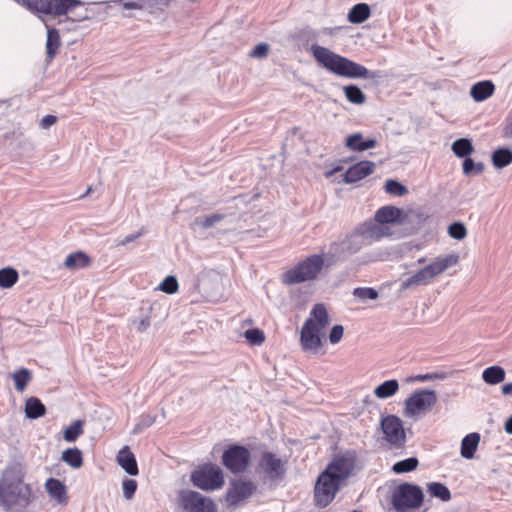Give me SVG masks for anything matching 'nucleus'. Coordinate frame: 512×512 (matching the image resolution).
<instances>
[{
	"instance_id": "nucleus-12",
	"label": "nucleus",
	"mask_w": 512,
	"mask_h": 512,
	"mask_svg": "<svg viewBox=\"0 0 512 512\" xmlns=\"http://www.w3.org/2000/svg\"><path fill=\"white\" fill-rule=\"evenodd\" d=\"M436 403L437 394L434 390H417L405 400L404 415L406 417H414L421 413H425Z\"/></svg>"
},
{
	"instance_id": "nucleus-56",
	"label": "nucleus",
	"mask_w": 512,
	"mask_h": 512,
	"mask_svg": "<svg viewBox=\"0 0 512 512\" xmlns=\"http://www.w3.org/2000/svg\"><path fill=\"white\" fill-rule=\"evenodd\" d=\"M501 391L504 395L512 396V383H506L502 386Z\"/></svg>"
},
{
	"instance_id": "nucleus-37",
	"label": "nucleus",
	"mask_w": 512,
	"mask_h": 512,
	"mask_svg": "<svg viewBox=\"0 0 512 512\" xmlns=\"http://www.w3.org/2000/svg\"><path fill=\"white\" fill-rule=\"evenodd\" d=\"M419 461L416 457H410L401 461L396 462L392 471L396 474L408 473L417 468Z\"/></svg>"
},
{
	"instance_id": "nucleus-39",
	"label": "nucleus",
	"mask_w": 512,
	"mask_h": 512,
	"mask_svg": "<svg viewBox=\"0 0 512 512\" xmlns=\"http://www.w3.org/2000/svg\"><path fill=\"white\" fill-rule=\"evenodd\" d=\"M462 167L465 176L479 175L484 170V164L482 162L475 163L473 159L468 157L464 159Z\"/></svg>"
},
{
	"instance_id": "nucleus-16",
	"label": "nucleus",
	"mask_w": 512,
	"mask_h": 512,
	"mask_svg": "<svg viewBox=\"0 0 512 512\" xmlns=\"http://www.w3.org/2000/svg\"><path fill=\"white\" fill-rule=\"evenodd\" d=\"M381 430L388 443L400 447L406 441L402 420L395 415H388L381 420Z\"/></svg>"
},
{
	"instance_id": "nucleus-45",
	"label": "nucleus",
	"mask_w": 512,
	"mask_h": 512,
	"mask_svg": "<svg viewBox=\"0 0 512 512\" xmlns=\"http://www.w3.org/2000/svg\"><path fill=\"white\" fill-rule=\"evenodd\" d=\"M450 376V373L448 372H434V373H426V374H419L415 376L414 380L416 381H430V380H444Z\"/></svg>"
},
{
	"instance_id": "nucleus-13",
	"label": "nucleus",
	"mask_w": 512,
	"mask_h": 512,
	"mask_svg": "<svg viewBox=\"0 0 512 512\" xmlns=\"http://www.w3.org/2000/svg\"><path fill=\"white\" fill-rule=\"evenodd\" d=\"M29 10L47 15L60 16L78 6V0H22Z\"/></svg>"
},
{
	"instance_id": "nucleus-5",
	"label": "nucleus",
	"mask_w": 512,
	"mask_h": 512,
	"mask_svg": "<svg viewBox=\"0 0 512 512\" xmlns=\"http://www.w3.org/2000/svg\"><path fill=\"white\" fill-rule=\"evenodd\" d=\"M328 325L329 316L326 307L321 303L316 304L301 329L300 341L303 349L316 352L322 345L323 330Z\"/></svg>"
},
{
	"instance_id": "nucleus-8",
	"label": "nucleus",
	"mask_w": 512,
	"mask_h": 512,
	"mask_svg": "<svg viewBox=\"0 0 512 512\" xmlns=\"http://www.w3.org/2000/svg\"><path fill=\"white\" fill-rule=\"evenodd\" d=\"M422 489L413 484L399 485L392 495V505L398 512H406L409 509L418 508L423 502Z\"/></svg>"
},
{
	"instance_id": "nucleus-31",
	"label": "nucleus",
	"mask_w": 512,
	"mask_h": 512,
	"mask_svg": "<svg viewBox=\"0 0 512 512\" xmlns=\"http://www.w3.org/2000/svg\"><path fill=\"white\" fill-rule=\"evenodd\" d=\"M451 150L459 158H466L474 151L472 142L468 138H460L452 143Z\"/></svg>"
},
{
	"instance_id": "nucleus-10",
	"label": "nucleus",
	"mask_w": 512,
	"mask_h": 512,
	"mask_svg": "<svg viewBox=\"0 0 512 512\" xmlns=\"http://www.w3.org/2000/svg\"><path fill=\"white\" fill-rule=\"evenodd\" d=\"M256 472L265 481H279L286 473V462L275 453L264 451L259 458Z\"/></svg>"
},
{
	"instance_id": "nucleus-24",
	"label": "nucleus",
	"mask_w": 512,
	"mask_h": 512,
	"mask_svg": "<svg viewBox=\"0 0 512 512\" xmlns=\"http://www.w3.org/2000/svg\"><path fill=\"white\" fill-rule=\"evenodd\" d=\"M24 412L27 418L38 419L46 414V407L37 397H30L25 402Z\"/></svg>"
},
{
	"instance_id": "nucleus-51",
	"label": "nucleus",
	"mask_w": 512,
	"mask_h": 512,
	"mask_svg": "<svg viewBox=\"0 0 512 512\" xmlns=\"http://www.w3.org/2000/svg\"><path fill=\"white\" fill-rule=\"evenodd\" d=\"M57 122V117L54 115H46L40 121V127L42 129H49Z\"/></svg>"
},
{
	"instance_id": "nucleus-2",
	"label": "nucleus",
	"mask_w": 512,
	"mask_h": 512,
	"mask_svg": "<svg viewBox=\"0 0 512 512\" xmlns=\"http://www.w3.org/2000/svg\"><path fill=\"white\" fill-rule=\"evenodd\" d=\"M310 52L319 65L335 75L351 79H374L377 77L375 72H371L366 67L336 54L327 47L313 44L310 47Z\"/></svg>"
},
{
	"instance_id": "nucleus-22",
	"label": "nucleus",
	"mask_w": 512,
	"mask_h": 512,
	"mask_svg": "<svg viewBox=\"0 0 512 512\" xmlns=\"http://www.w3.org/2000/svg\"><path fill=\"white\" fill-rule=\"evenodd\" d=\"M480 442V434L473 432L467 434L461 441L460 454L465 459H472Z\"/></svg>"
},
{
	"instance_id": "nucleus-60",
	"label": "nucleus",
	"mask_w": 512,
	"mask_h": 512,
	"mask_svg": "<svg viewBox=\"0 0 512 512\" xmlns=\"http://www.w3.org/2000/svg\"><path fill=\"white\" fill-rule=\"evenodd\" d=\"M312 38H313L314 40L316 39V33H315V32H313V33H312Z\"/></svg>"
},
{
	"instance_id": "nucleus-47",
	"label": "nucleus",
	"mask_w": 512,
	"mask_h": 512,
	"mask_svg": "<svg viewBox=\"0 0 512 512\" xmlns=\"http://www.w3.org/2000/svg\"><path fill=\"white\" fill-rule=\"evenodd\" d=\"M448 234L450 237L461 240L466 237V226H448Z\"/></svg>"
},
{
	"instance_id": "nucleus-50",
	"label": "nucleus",
	"mask_w": 512,
	"mask_h": 512,
	"mask_svg": "<svg viewBox=\"0 0 512 512\" xmlns=\"http://www.w3.org/2000/svg\"><path fill=\"white\" fill-rule=\"evenodd\" d=\"M153 419L150 417L142 419L139 423H137L133 428V433L138 434L142 432L143 429L149 427L153 423Z\"/></svg>"
},
{
	"instance_id": "nucleus-35",
	"label": "nucleus",
	"mask_w": 512,
	"mask_h": 512,
	"mask_svg": "<svg viewBox=\"0 0 512 512\" xmlns=\"http://www.w3.org/2000/svg\"><path fill=\"white\" fill-rule=\"evenodd\" d=\"M84 421L75 420L64 431L63 438L67 442H75L77 438L83 433Z\"/></svg>"
},
{
	"instance_id": "nucleus-48",
	"label": "nucleus",
	"mask_w": 512,
	"mask_h": 512,
	"mask_svg": "<svg viewBox=\"0 0 512 512\" xmlns=\"http://www.w3.org/2000/svg\"><path fill=\"white\" fill-rule=\"evenodd\" d=\"M344 328L342 325H335L329 333V341L331 344H337L343 337Z\"/></svg>"
},
{
	"instance_id": "nucleus-3",
	"label": "nucleus",
	"mask_w": 512,
	"mask_h": 512,
	"mask_svg": "<svg viewBox=\"0 0 512 512\" xmlns=\"http://www.w3.org/2000/svg\"><path fill=\"white\" fill-rule=\"evenodd\" d=\"M352 470V464L345 458H337L320 474L315 484V501L317 505L326 507L335 497L342 482Z\"/></svg>"
},
{
	"instance_id": "nucleus-41",
	"label": "nucleus",
	"mask_w": 512,
	"mask_h": 512,
	"mask_svg": "<svg viewBox=\"0 0 512 512\" xmlns=\"http://www.w3.org/2000/svg\"><path fill=\"white\" fill-rule=\"evenodd\" d=\"M178 288V281L176 277L172 275L167 276L158 287L160 291L165 292L167 294L176 293Z\"/></svg>"
},
{
	"instance_id": "nucleus-15",
	"label": "nucleus",
	"mask_w": 512,
	"mask_h": 512,
	"mask_svg": "<svg viewBox=\"0 0 512 512\" xmlns=\"http://www.w3.org/2000/svg\"><path fill=\"white\" fill-rule=\"evenodd\" d=\"M179 504L185 512H215L214 503L209 498L192 490L180 492Z\"/></svg>"
},
{
	"instance_id": "nucleus-26",
	"label": "nucleus",
	"mask_w": 512,
	"mask_h": 512,
	"mask_svg": "<svg viewBox=\"0 0 512 512\" xmlns=\"http://www.w3.org/2000/svg\"><path fill=\"white\" fill-rule=\"evenodd\" d=\"M399 390V383L396 379L384 381L374 389V394L379 399L390 398Z\"/></svg>"
},
{
	"instance_id": "nucleus-33",
	"label": "nucleus",
	"mask_w": 512,
	"mask_h": 512,
	"mask_svg": "<svg viewBox=\"0 0 512 512\" xmlns=\"http://www.w3.org/2000/svg\"><path fill=\"white\" fill-rule=\"evenodd\" d=\"M19 279L16 269L7 267L0 270V287L9 289L13 287Z\"/></svg>"
},
{
	"instance_id": "nucleus-6",
	"label": "nucleus",
	"mask_w": 512,
	"mask_h": 512,
	"mask_svg": "<svg viewBox=\"0 0 512 512\" xmlns=\"http://www.w3.org/2000/svg\"><path fill=\"white\" fill-rule=\"evenodd\" d=\"M333 255L313 254L299 262L284 274V282L289 285L298 284L318 278L323 268L333 265Z\"/></svg>"
},
{
	"instance_id": "nucleus-44",
	"label": "nucleus",
	"mask_w": 512,
	"mask_h": 512,
	"mask_svg": "<svg viewBox=\"0 0 512 512\" xmlns=\"http://www.w3.org/2000/svg\"><path fill=\"white\" fill-rule=\"evenodd\" d=\"M353 294L362 300H375L378 297V292L374 288H356Z\"/></svg>"
},
{
	"instance_id": "nucleus-58",
	"label": "nucleus",
	"mask_w": 512,
	"mask_h": 512,
	"mask_svg": "<svg viewBox=\"0 0 512 512\" xmlns=\"http://www.w3.org/2000/svg\"><path fill=\"white\" fill-rule=\"evenodd\" d=\"M92 191H93L92 186H89L87 188L86 192L80 196V198H84V197L88 196Z\"/></svg>"
},
{
	"instance_id": "nucleus-57",
	"label": "nucleus",
	"mask_w": 512,
	"mask_h": 512,
	"mask_svg": "<svg viewBox=\"0 0 512 512\" xmlns=\"http://www.w3.org/2000/svg\"><path fill=\"white\" fill-rule=\"evenodd\" d=\"M504 428H505V431L506 433L512 435V416H510L506 422H505V425H504Z\"/></svg>"
},
{
	"instance_id": "nucleus-38",
	"label": "nucleus",
	"mask_w": 512,
	"mask_h": 512,
	"mask_svg": "<svg viewBox=\"0 0 512 512\" xmlns=\"http://www.w3.org/2000/svg\"><path fill=\"white\" fill-rule=\"evenodd\" d=\"M12 378L14 380L16 390L22 392L29 383L31 374L29 370L21 368L13 373Z\"/></svg>"
},
{
	"instance_id": "nucleus-46",
	"label": "nucleus",
	"mask_w": 512,
	"mask_h": 512,
	"mask_svg": "<svg viewBox=\"0 0 512 512\" xmlns=\"http://www.w3.org/2000/svg\"><path fill=\"white\" fill-rule=\"evenodd\" d=\"M269 45L266 44V43H260L258 45H256L253 50H251V52L249 53L250 57L252 58H258V59H262V58H265L267 57L268 53H269Z\"/></svg>"
},
{
	"instance_id": "nucleus-29",
	"label": "nucleus",
	"mask_w": 512,
	"mask_h": 512,
	"mask_svg": "<svg viewBox=\"0 0 512 512\" xmlns=\"http://www.w3.org/2000/svg\"><path fill=\"white\" fill-rule=\"evenodd\" d=\"M90 263L89 257L83 252H75L69 254L64 262V266L68 269H80L88 266Z\"/></svg>"
},
{
	"instance_id": "nucleus-36",
	"label": "nucleus",
	"mask_w": 512,
	"mask_h": 512,
	"mask_svg": "<svg viewBox=\"0 0 512 512\" xmlns=\"http://www.w3.org/2000/svg\"><path fill=\"white\" fill-rule=\"evenodd\" d=\"M343 90L347 100L353 104H363L366 100L365 94L356 85H347Z\"/></svg>"
},
{
	"instance_id": "nucleus-52",
	"label": "nucleus",
	"mask_w": 512,
	"mask_h": 512,
	"mask_svg": "<svg viewBox=\"0 0 512 512\" xmlns=\"http://www.w3.org/2000/svg\"><path fill=\"white\" fill-rule=\"evenodd\" d=\"M223 220H225L224 214L214 213V214H211L210 216L206 217L203 224H214L216 222H220Z\"/></svg>"
},
{
	"instance_id": "nucleus-27",
	"label": "nucleus",
	"mask_w": 512,
	"mask_h": 512,
	"mask_svg": "<svg viewBox=\"0 0 512 512\" xmlns=\"http://www.w3.org/2000/svg\"><path fill=\"white\" fill-rule=\"evenodd\" d=\"M505 370L500 366H490L482 373L483 380L489 385H496L505 380Z\"/></svg>"
},
{
	"instance_id": "nucleus-59",
	"label": "nucleus",
	"mask_w": 512,
	"mask_h": 512,
	"mask_svg": "<svg viewBox=\"0 0 512 512\" xmlns=\"http://www.w3.org/2000/svg\"><path fill=\"white\" fill-rule=\"evenodd\" d=\"M423 262H424V259H423V258H421V259H419V260H418V263H420V264H422Z\"/></svg>"
},
{
	"instance_id": "nucleus-18",
	"label": "nucleus",
	"mask_w": 512,
	"mask_h": 512,
	"mask_svg": "<svg viewBox=\"0 0 512 512\" xmlns=\"http://www.w3.org/2000/svg\"><path fill=\"white\" fill-rule=\"evenodd\" d=\"M375 170V163L372 161H360L351 166L343 176V182L355 183L358 182L368 175L372 174Z\"/></svg>"
},
{
	"instance_id": "nucleus-43",
	"label": "nucleus",
	"mask_w": 512,
	"mask_h": 512,
	"mask_svg": "<svg viewBox=\"0 0 512 512\" xmlns=\"http://www.w3.org/2000/svg\"><path fill=\"white\" fill-rule=\"evenodd\" d=\"M122 489L124 497L127 500H130L133 498L136 490H137V482L133 479L125 478L122 482Z\"/></svg>"
},
{
	"instance_id": "nucleus-21",
	"label": "nucleus",
	"mask_w": 512,
	"mask_h": 512,
	"mask_svg": "<svg viewBox=\"0 0 512 512\" xmlns=\"http://www.w3.org/2000/svg\"><path fill=\"white\" fill-rule=\"evenodd\" d=\"M49 495L59 504L67 503V491L65 485L58 479L49 478L45 483Z\"/></svg>"
},
{
	"instance_id": "nucleus-28",
	"label": "nucleus",
	"mask_w": 512,
	"mask_h": 512,
	"mask_svg": "<svg viewBox=\"0 0 512 512\" xmlns=\"http://www.w3.org/2000/svg\"><path fill=\"white\" fill-rule=\"evenodd\" d=\"M61 459L70 467L78 469L83 465V454L77 447L68 448L62 452Z\"/></svg>"
},
{
	"instance_id": "nucleus-7",
	"label": "nucleus",
	"mask_w": 512,
	"mask_h": 512,
	"mask_svg": "<svg viewBox=\"0 0 512 512\" xmlns=\"http://www.w3.org/2000/svg\"><path fill=\"white\" fill-rule=\"evenodd\" d=\"M458 262L459 255L457 253L438 256L430 264L403 280L401 282L400 289L403 291L413 289L421 285H427L448 268L457 265Z\"/></svg>"
},
{
	"instance_id": "nucleus-19",
	"label": "nucleus",
	"mask_w": 512,
	"mask_h": 512,
	"mask_svg": "<svg viewBox=\"0 0 512 512\" xmlns=\"http://www.w3.org/2000/svg\"><path fill=\"white\" fill-rule=\"evenodd\" d=\"M117 463L129 475L136 476L139 472L134 454L128 446L123 447L117 455Z\"/></svg>"
},
{
	"instance_id": "nucleus-4",
	"label": "nucleus",
	"mask_w": 512,
	"mask_h": 512,
	"mask_svg": "<svg viewBox=\"0 0 512 512\" xmlns=\"http://www.w3.org/2000/svg\"><path fill=\"white\" fill-rule=\"evenodd\" d=\"M392 226H359L354 233L342 239L339 243H333L335 253L339 257L357 252L367 242L392 236Z\"/></svg>"
},
{
	"instance_id": "nucleus-49",
	"label": "nucleus",
	"mask_w": 512,
	"mask_h": 512,
	"mask_svg": "<svg viewBox=\"0 0 512 512\" xmlns=\"http://www.w3.org/2000/svg\"><path fill=\"white\" fill-rule=\"evenodd\" d=\"M142 234H143V230H142V229H140V230H138V231H136V232H133V233H131V234H129V235H127V236H125L123 239H119V240L117 241V245H118V246H120V245H121V246L127 245V244H129V243H131V242L135 241V240H136L137 238H139Z\"/></svg>"
},
{
	"instance_id": "nucleus-9",
	"label": "nucleus",
	"mask_w": 512,
	"mask_h": 512,
	"mask_svg": "<svg viewBox=\"0 0 512 512\" xmlns=\"http://www.w3.org/2000/svg\"><path fill=\"white\" fill-rule=\"evenodd\" d=\"M374 219L377 224H413L424 222L427 217L418 210L404 211L394 206H384L377 210Z\"/></svg>"
},
{
	"instance_id": "nucleus-34",
	"label": "nucleus",
	"mask_w": 512,
	"mask_h": 512,
	"mask_svg": "<svg viewBox=\"0 0 512 512\" xmlns=\"http://www.w3.org/2000/svg\"><path fill=\"white\" fill-rule=\"evenodd\" d=\"M493 165L504 168L512 162V151L506 148L497 149L492 155Z\"/></svg>"
},
{
	"instance_id": "nucleus-40",
	"label": "nucleus",
	"mask_w": 512,
	"mask_h": 512,
	"mask_svg": "<svg viewBox=\"0 0 512 512\" xmlns=\"http://www.w3.org/2000/svg\"><path fill=\"white\" fill-rule=\"evenodd\" d=\"M385 191L391 195L404 196L405 194H407L408 189L400 182L393 179H389L385 183Z\"/></svg>"
},
{
	"instance_id": "nucleus-17",
	"label": "nucleus",
	"mask_w": 512,
	"mask_h": 512,
	"mask_svg": "<svg viewBox=\"0 0 512 512\" xmlns=\"http://www.w3.org/2000/svg\"><path fill=\"white\" fill-rule=\"evenodd\" d=\"M254 490L255 486L250 481H233L227 491V501L230 505H237L250 497Z\"/></svg>"
},
{
	"instance_id": "nucleus-30",
	"label": "nucleus",
	"mask_w": 512,
	"mask_h": 512,
	"mask_svg": "<svg viewBox=\"0 0 512 512\" xmlns=\"http://www.w3.org/2000/svg\"><path fill=\"white\" fill-rule=\"evenodd\" d=\"M370 16V8L365 3H359L354 5L349 14L348 20L351 23L359 24L367 20Z\"/></svg>"
},
{
	"instance_id": "nucleus-14",
	"label": "nucleus",
	"mask_w": 512,
	"mask_h": 512,
	"mask_svg": "<svg viewBox=\"0 0 512 512\" xmlns=\"http://www.w3.org/2000/svg\"><path fill=\"white\" fill-rule=\"evenodd\" d=\"M251 460L250 451L240 445H232L222 455L224 466L232 473L244 472Z\"/></svg>"
},
{
	"instance_id": "nucleus-25",
	"label": "nucleus",
	"mask_w": 512,
	"mask_h": 512,
	"mask_svg": "<svg viewBox=\"0 0 512 512\" xmlns=\"http://www.w3.org/2000/svg\"><path fill=\"white\" fill-rule=\"evenodd\" d=\"M493 92L494 85L491 81H481L472 86L470 95L475 101L481 102L489 98Z\"/></svg>"
},
{
	"instance_id": "nucleus-54",
	"label": "nucleus",
	"mask_w": 512,
	"mask_h": 512,
	"mask_svg": "<svg viewBox=\"0 0 512 512\" xmlns=\"http://www.w3.org/2000/svg\"><path fill=\"white\" fill-rule=\"evenodd\" d=\"M123 8L127 9V10H129V9H139L140 10L143 8V6L141 4H139L138 2L132 1V2H124Z\"/></svg>"
},
{
	"instance_id": "nucleus-20",
	"label": "nucleus",
	"mask_w": 512,
	"mask_h": 512,
	"mask_svg": "<svg viewBox=\"0 0 512 512\" xmlns=\"http://www.w3.org/2000/svg\"><path fill=\"white\" fill-rule=\"evenodd\" d=\"M376 144L377 141L374 138L364 140L361 133L349 135L345 141L346 147L353 151H365L374 148Z\"/></svg>"
},
{
	"instance_id": "nucleus-55",
	"label": "nucleus",
	"mask_w": 512,
	"mask_h": 512,
	"mask_svg": "<svg viewBox=\"0 0 512 512\" xmlns=\"http://www.w3.org/2000/svg\"><path fill=\"white\" fill-rule=\"evenodd\" d=\"M248 233L255 234L257 237H263L266 234V229L259 226L257 229H251Z\"/></svg>"
},
{
	"instance_id": "nucleus-42",
	"label": "nucleus",
	"mask_w": 512,
	"mask_h": 512,
	"mask_svg": "<svg viewBox=\"0 0 512 512\" xmlns=\"http://www.w3.org/2000/svg\"><path fill=\"white\" fill-rule=\"evenodd\" d=\"M244 336L251 345H261L265 341L264 332L258 328L245 331Z\"/></svg>"
},
{
	"instance_id": "nucleus-11",
	"label": "nucleus",
	"mask_w": 512,
	"mask_h": 512,
	"mask_svg": "<svg viewBox=\"0 0 512 512\" xmlns=\"http://www.w3.org/2000/svg\"><path fill=\"white\" fill-rule=\"evenodd\" d=\"M191 482L202 490H217L224 484L223 472L218 466L207 464L192 472Z\"/></svg>"
},
{
	"instance_id": "nucleus-32",
	"label": "nucleus",
	"mask_w": 512,
	"mask_h": 512,
	"mask_svg": "<svg viewBox=\"0 0 512 512\" xmlns=\"http://www.w3.org/2000/svg\"><path fill=\"white\" fill-rule=\"evenodd\" d=\"M428 493L435 498H439L443 502L451 499L450 490L440 482H431L427 484Z\"/></svg>"
},
{
	"instance_id": "nucleus-53",
	"label": "nucleus",
	"mask_w": 512,
	"mask_h": 512,
	"mask_svg": "<svg viewBox=\"0 0 512 512\" xmlns=\"http://www.w3.org/2000/svg\"><path fill=\"white\" fill-rule=\"evenodd\" d=\"M150 326V320L147 316L140 319V321L137 323V330L139 332L145 331Z\"/></svg>"
},
{
	"instance_id": "nucleus-23",
	"label": "nucleus",
	"mask_w": 512,
	"mask_h": 512,
	"mask_svg": "<svg viewBox=\"0 0 512 512\" xmlns=\"http://www.w3.org/2000/svg\"><path fill=\"white\" fill-rule=\"evenodd\" d=\"M47 28V40H46V55L48 61H52L56 56L60 47V36L57 29L49 27Z\"/></svg>"
},
{
	"instance_id": "nucleus-61",
	"label": "nucleus",
	"mask_w": 512,
	"mask_h": 512,
	"mask_svg": "<svg viewBox=\"0 0 512 512\" xmlns=\"http://www.w3.org/2000/svg\"><path fill=\"white\" fill-rule=\"evenodd\" d=\"M452 224L458 225L461 224L460 222H453Z\"/></svg>"
},
{
	"instance_id": "nucleus-1",
	"label": "nucleus",
	"mask_w": 512,
	"mask_h": 512,
	"mask_svg": "<svg viewBox=\"0 0 512 512\" xmlns=\"http://www.w3.org/2000/svg\"><path fill=\"white\" fill-rule=\"evenodd\" d=\"M33 500L29 484L24 482V473L19 465L6 468L0 477V505L6 512H27Z\"/></svg>"
}]
</instances>
